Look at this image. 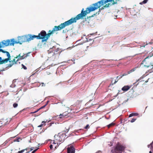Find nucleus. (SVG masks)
<instances>
[{
	"label": "nucleus",
	"instance_id": "1",
	"mask_svg": "<svg viewBox=\"0 0 153 153\" xmlns=\"http://www.w3.org/2000/svg\"><path fill=\"white\" fill-rule=\"evenodd\" d=\"M86 15V11H84V9L83 8L81 10V13L77 15L76 17L72 18L58 26H55L52 30H49L48 34L46 33L45 30H42L38 35V39H42V42L46 41L51 35L54 33L55 32L61 30L66 26L70 25L76 22L77 20L82 19Z\"/></svg>",
	"mask_w": 153,
	"mask_h": 153
},
{
	"label": "nucleus",
	"instance_id": "2",
	"mask_svg": "<svg viewBox=\"0 0 153 153\" xmlns=\"http://www.w3.org/2000/svg\"><path fill=\"white\" fill-rule=\"evenodd\" d=\"M15 42L13 40H3L1 42H0V52L5 53L7 56V58L4 59H2L1 62H2V64L7 63L9 60H10V56L9 53L8 52L5 51L1 48L9 45H13L15 44Z\"/></svg>",
	"mask_w": 153,
	"mask_h": 153
},
{
	"label": "nucleus",
	"instance_id": "3",
	"mask_svg": "<svg viewBox=\"0 0 153 153\" xmlns=\"http://www.w3.org/2000/svg\"><path fill=\"white\" fill-rule=\"evenodd\" d=\"M125 149V147L120 143L117 144L115 147L112 149L111 152L112 153H121Z\"/></svg>",
	"mask_w": 153,
	"mask_h": 153
},
{
	"label": "nucleus",
	"instance_id": "4",
	"mask_svg": "<svg viewBox=\"0 0 153 153\" xmlns=\"http://www.w3.org/2000/svg\"><path fill=\"white\" fill-rule=\"evenodd\" d=\"M153 56V54H150V55L147 56L144 59L143 61L142 64L144 65V66L148 68L149 66V64L152 66H153V62H150L149 59Z\"/></svg>",
	"mask_w": 153,
	"mask_h": 153
},
{
	"label": "nucleus",
	"instance_id": "5",
	"mask_svg": "<svg viewBox=\"0 0 153 153\" xmlns=\"http://www.w3.org/2000/svg\"><path fill=\"white\" fill-rule=\"evenodd\" d=\"M18 43L20 44H22V43L25 42H28V39L27 35H24L19 37L18 38Z\"/></svg>",
	"mask_w": 153,
	"mask_h": 153
},
{
	"label": "nucleus",
	"instance_id": "6",
	"mask_svg": "<svg viewBox=\"0 0 153 153\" xmlns=\"http://www.w3.org/2000/svg\"><path fill=\"white\" fill-rule=\"evenodd\" d=\"M65 135V134H59L58 135H55L54 138L55 139V141H58L59 142L63 141L64 140V136Z\"/></svg>",
	"mask_w": 153,
	"mask_h": 153
},
{
	"label": "nucleus",
	"instance_id": "7",
	"mask_svg": "<svg viewBox=\"0 0 153 153\" xmlns=\"http://www.w3.org/2000/svg\"><path fill=\"white\" fill-rule=\"evenodd\" d=\"M29 53H28L26 54H24L23 53V55L21 54V53H20L16 57H15L14 58L16 59L18 58L17 61H18L20 60L26 58L28 54Z\"/></svg>",
	"mask_w": 153,
	"mask_h": 153
},
{
	"label": "nucleus",
	"instance_id": "8",
	"mask_svg": "<svg viewBox=\"0 0 153 153\" xmlns=\"http://www.w3.org/2000/svg\"><path fill=\"white\" fill-rule=\"evenodd\" d=\"M0 120L1 122V124H2L3 126L9 124L11 121V119L9 118L6 119H3Z\"/></svg>",
	"mask_w": 153,
	"mask_h": 153
},
{
	"label": "nucleus",
	"instance_id": "9",
	"mask_svg": "<svg viewBox=\"0 0 153 153\" xmlns=\"http://www.w3.org/2000/svg\"><path fill=\"white\" fill-rule=\"evenodd\" d=\"M17 61H16L15 59L11 60H9V64L7 65V66L6 68H9L11 67L12 65L14 64H16Z\"/></svg>",
	"mask_w": 153,
	"mask_h": 153
},
{
	"label": "nucleus",
	"instance_id": "10",
	"mask_svg": "<svg viewBox=\"0 0 153 153\" xmlns=\"http://www.w3.org/2000/svg\"><path fill=\"white\" fill-rule=\"evenodd\" d=\"M27 35L28 42L34 39L35 38H36L37 39H38V36H36L34 35H32L31 34H28Z\"/></svg>",
	"mask_w": 153,
	"mask_h": 153
},
{
	"label": "nucleus",
	"instance_id": "11",
	"mask_svg": "<svg viewBox=\"0 0 153 153\" xmlns=\"http://www.w3.org/2000/svg\"><path fill=\"white\" fill-rule=\"evenodd\" d=\"M75 149L73 145L67 148V153H75Z\"/></svg>",
	"mask_w": 153,
	"mask_h": 153
},
{
	"label": "nucleus",
	"instance_id": "12",
	"mask_svg": "<svg viewBox=\"0 0 153 153\" xmlns=\"http://www.w3.org/2000/svg\"><path fill=\"white\" fill-rule=\"evenodd\" d=\"M69 113L67 112H65L64 113H63L62 114H60L59 115L60 116V118H62L63 117H68V116H67V115Z\"/></svg>",
	"mask_w": 153,
	"mask_h": 153
},
{
	"label": "nucleus",
	"instance_id": "13",
	"mask_svg": "<svg viewBox=\"0 0 153 153\" xmlns=\"http://www.w3.org/2000/svg\"><path fill=\"white\" fill-rule=\"evenodd\" d=\"M130 86H129L128 85L125 86L122 88V90L123 91H126L130 89Z\"/></svg>",
	"mask_w": 153,
	"mask_h": 153
},
{
	"label": "nucleus",
	"instance_id": "14",
	"mask_svg": "<svg viewBox=\"0 0 153 153\" xmlns=\"http://www.w3.org/2000/svg\"><path fill=\"white\" fill-rule=\"evenodd\" d=\"M55 48V47H53L52 48H50V49L48 51V53H53V50H54V49Z\"/></svg>",
	"mask_w": 153,
	"mask_h": 153
},
{
	"label": "nucleus",
	"instance_id": "15",
	"mask_svg": "<svg viewBox=\"0 0 153 153\" xmlns=\"http://www.w3.org/2000/svg\"><path fill=\"white\" fill-rule=\"evenodd\" d=\"M138 68V67H136L134 68H133L132 69H131L129 71H128V74H130L133 72L136 69Z\"/></svg>",
	"mask_w": 153,
	"mask_h": 153
},
{
	"label": "nucleus",
	"instance_id": "16",
	"mask_svg": "<svg viewBox=\"0 0 153 153\" xmlns=\"http://www.w3.org/2000/svg\"><path fill=\"white\" fill-rule=\"evenodd\" d=\"M59 48H57L56 49V48L55 49H54V50H53V54H52V56H53L55 54H56L57 53V52L59 50Z\"/></svg>",
	"mask_w": 153,
	"mask_h": 153
},
{
	"label": "nucleus",
	"instance_id": "17",
	"mask_svg": "<svg viewBox=\"0 0 153 153\" xmlns=\"http://www.w3.org/2000/svg\"><path fill=\"white\" fill-rule=\"evenodd\" d=\"M139 115L138 113H132L129 116V117H131L134 116H137Z\"/></svg>",
	"mask_w": 153,
	"mask_h": 153
},
{
	"label": "nucleus",
	"instance_id": "18",
	"mask_svg": "<svg viewBox=\"0 0 153 153\" xmlns=\"http://www.w3.org/2000/svg\"><path fill=\"white\" fill-rule=\"evenodd\" d=\"M148 1V0H144L142 2H140V4L141 5H142L143 4H145Z\"/></svg>",
	"mask_w": 153,
	"mask_h": 153
},
{
	"label": "nucleus",
	"instance_id": "19",
	"mask_svg": "<svg viewBox=\"0 0 153 153\" xmlns=\"http://www.w3.org/2000/svg\"><path fill=\"white\" fill-rule=\"evenodd\" d=\"M114 123H111L108 125L107 126V127L108 128H109L110 127H111V126H114Z\"/></svg>",
	"mask_w": 153,
	"mask_h": 153
},
{
	"label": "nucleus",
	"instance_id": "20",
	"mask_svg": "<svg viewBox=\"0 0 153 153\" xmlns=\"http://www.w3.org/2000/svg\"><path fill=\"white\" fill-rule=\"evenodd\" d=\"M128 74H128V71L127 72V73H124L122 75V76H120V78H121L123 76L127 75Z\"/></svg>",
	"mask_w": 153,
	"mask_h": 153
},
{
	"label": "nucleus",
	"instance_id": "21",
	"mask_svg": "<svg viewBox=\"0 0 153 153\" xmlns=\"http://www.w3.org/2000/svg\"><path fill=\"white\" fill-rule=\"evenodd\" d=\"M18 106L17 103H15L13 105V106L14 108H16Z\"/></svg>",
	"mask_w": 153,
	"mask_h": 153
},
{
	"label": "nucleus",
	"instance_id": "22",
	"mask_svg": "<svg viewBox=\"0 0 153 153\" xmlns=\"http://www.w3.org/2000/svg\"><path fill=\"white\" fill-rule=\"evenodd\" d=\"M27 149H23V150H22L21 151H19L18 152V153H22L25 150H27Z\"/></svg>",
	"mask_w": 153,
	"mask_h": 153
},
{
	"label": "nucleus",
	"instance_id": "23",
	"mask_svg": "<svg viewBox=\"0 0 153 153\" xmlns=\"http://www.w3.org/2000/svg\"><path fill=\"white\" fill-rule=\"evenodd\" d=\"M151 147L150 149L151 150H153L152 151L153 152V141L152 143L150 144Z\"/></svg>",
	"mask_w": 153,
	"mask_h": 153
},
{
	"label": "nucleus",
	"instance_id": "24",
	"mask_svg": "<svg viewBox=\"0 0 153 153\" xmlns=\"http://www.w3.org/2000/svg\"><path fill=\"white\" fill-rule=\"evenodd\" d=\"M53 146L55 147V148L56 149L57 147H58L59 146L58 143H57V144H56L55 145L53 144Z\"/></svg>",
	"mask_w": 153,
	"mask_h": 153
},
{
	"label": "nucleus",
	"instance_id": "25",
	"mask_svg": "<svg viewBox=\"0 0 153 153\" xmlns=\"http://www.w3.org/2000/svg\"><path fill=\"white\" fill-rule=\"evenodd\" d=\"M22 68H23L25 70H26L27 69V67L25 66L24 65L22 64Z\"/></svg>",
	"mask_w": 153,
	"mask_h": 153
},
{
	"label": "nucleus",
	"instance_id": "26",
	"mask_svg": "<svg viewBox=\"0 0 153 153\" xmlns=\"http://www.w3.org/2000/svg\"><path fill=\"white\" fill-rule=\"evenodd\" d=\"M136 120V119L133 118L131 120L130 122L131 123H133V122H134Z\"/></svg>",
	"mask_w": 153,
	"mask_h": 153
},
{
	"label": "nucleus",
	"instance_id": "27",
	"mask_svg": "<svg viewBox=\"0 0 153 153\" xmlns=\"http://www.w3.org/2000/svg\"><path fill=\"white\" fill-rule=\"evenodd\" d=\"M89 126L88 124L87 125L85 126V127L84 128L85 129H87L88 128H89Z\"/></svg>",
	"mask_w": 153,
	"mask_h": 153
},
{
	"label": "nucleus",
	"instance_id": "28",
	"mask_svg": "<svg viewBox=\"0 0 153 153\" xmlns=\"http://www.w3.org/2000/svg\"><path fill=\"white\" fill-rule=\"evenodd\" d=\"M46 123V122L43 121L42 122L41 124H43V126H45L46 125L45 123Z\"/></svg>",
	"mask_w": 153,
	"mask_h": 153
},
{
	"label": "nucleus",
	"instance_id": "29",
	"mask_svg": "<svg viewBox=\"0 0 153 153\" xmlns=\"http://www.w3.org/2000/svg\"><path fill=\"white\" fill-rule=\"evenodd\" d=\"M55 141V140H54L53 141V143H52V144H57V143H57V142H56V141Z\"/></svg>",
	"mask_w": 153,
	"mask_h": 153
},
{
	"label": "nucleus",
	"instance_id": "30",
	"mask_svg": "<svg viewBox=\"0 0 153 153\" xmlns=\"http://www.w3.org/2000/svg\"><path fill=\"white\" fill-rule=\"evenodd\" d=\"M2 61V59L1 57H0V65L2 64V62H1Z\"/></svg>",
	"mask_w": 153,
	"mask_h": 153
},
{
	"label": "nucleus",
	"instance_id": "31",
	"mask_svg": "<svg viewBox=\"0 0 153 153\" xmlns=\"http://www.w3.org/2000/svg\"><path fill=\"white\" fill-rule=\"evenodd\" d=\"M39 148H38L37 149L34 150L32 152V153H34Z\"/></svg>",
	"mask_w": 153,
	"mask_h": 153
},
{
	"label": "nucleus",
	"instance_id": "32",
	"mask_svg": "<svg viewBox=\"0 0 153 153\" xmlns=\"http://www.w3.org/2000/svg\"><path fill=\"white\" fill-rule=\"evenodd\" d=\"M109 4H106L105 6H104V7H108L109 6Z\"/></svg>",
	"mask_w": 153,
	"mask_h": 153
},
{
	"label": "nucleus",
	"instance_id": "33",
	"mask_svg": "<svg viewBox=\"0 0 153 153\" xmlns=\"http://www.w3.org/2000/svg\"><path fill=\"white\" fill-rule=\"evenodd\" d=\"M53 145H52V144H51L50 146V149H52V148H53Z\"/></svg>",
	"mask_w": 153,
	"mask_h": 153
},
{
	"label": "nucleus",
	"instance_id": "34",
	"mask_svg": "<svg viewBox=\"0 0 153 153\" xmlns=\"http://www.w3.org/2000/svg\"><path fill=\"white\" fill-rule=\"evenodd\" d=\"M40 109H38L37 110H36V111L33 112H32V113H36L37 112H38L39 110Z\"/></svg>",
	"mask_w": 153,
	"mask_h": 153
},
{
	"label": "nucleus",
	"instance_id": "35",
	"mask_svg": "<svg viewBox=\"0 0 153 153\" xmlns=\"http://www.w3.org/2000/svg\"><path fill=\"white\" fill-rule=\"evenodd\" d=\"M86 39H87V41H90L91 40H92V39H87V38Z\"/></svg>",
	"mask_w": 153,
	"mask_h": 153
},
{
	"label": "nucleus",
	"instance_id": "36",
	"mask_svg": "<svg viewBox=\"0 0 153 153\" xmlns=\"http://www.w3.org/2000/svg\"><path fill=\"white\" fill-rule=\"evenodd\" d=\"M43 126V124H41L40 125L38 126V127H41Z\"/></svg>",
	"mask_w": 153,
	"mask_h": 153
},
{
	"label": "nucleus",
	"instance_id": "37",
	"mask_svg": "<svg viewBox=\"0 0 153 153\" xmlns=\"http://www.w3.org/2000/svg\"><path fill=\"white\" fill-rule=\"evenodd\" d=\"M103 9H104V7H102L101 8H100V9H99V11H100V10H103Z\"/></svg>",
	"mask_w": 153,
	"mask_h": 153
},
{
	"label": "nucleus",
	"instance_id": "38",
	"mask_svg": "<svg viewBox=\"0 0 153 153\" xmlns=\"http://www.w3.org/2000/svg\"><path fill=\"white\" fill-rule=\"evenodd\" d=\"M46 105H44V106H42V107H41L40 108H39V109H41V108H44V107H45L46 106Z\"/></svg>",
	"mask_w": 153,
	"mask_h": 153
},
{
	"label": "nucleus",
	"instance_id": "39",
	"mask_svg": "<svg viewBox=\"0 0 153 153\" xmlns=\"http://www.w3.org/2000/svg\"><path fill=\"white\" fill-rule=\"evenodd\" d=\"M1 121L0 120V127L3 126L2 124H1Z\"/></svg>",
	"mask_w": 153,
	"mask_h": 153
},
{
	"label": "nucleus",
	"instance_id": "40",
	"mask_svg": "<svg viewBox=\"0 0 153 153\" xmlns=\"http://www.w3.org/2000/svg\"><path fill=\"white\" fill-rule=\"evenodd\" d=\"M118 80H115V82H114V83L113 84H115L117 82Z\"/></svg>",
	"mask_w": 153,
	"mask_h": 153
},
{
	"label": "nucleus",
	"instance_id": "41",
	"mask_svg": "<svg viewBox=\"0 0 153 153\" xmlns=\"http://www.w3.org/2000/svg\"><path fill=\"white\" fill-rule=\"evenodd\" d=\"M149 153H153V152L152 151H152H150L149 152Z\"/></svg>",
	"mask_w": 153,
	"mask_h": 153
},
{
	"label": "nucleus",
	"instance_id": "42",
	"mask_svg": "<svg viewBox=\"0 0 153 153\" xmlns=\"http://www.w3.org/2000/svg\"><path fill=\"white\" fill-rule=\"evenodd\" d=\"M120 76H117V79L119 78V79H120Z\"/></svg>",
	"mask_w": 153,
	"mask_h": 153
},
{
	"label": "nucleus",
	"instance_id": "43",
	"mask_svg": "<svg viewBox=\"0 0 153 153\" xmlns=\"http://www.w3.org/2000/svg\"><path fill=\"white\" fill-rule=\"evenodd\" d=\"M119 94V92H118L117 94L116 95L115 97H117Z\"/></svg>",
	"mask_w": 153,
	"mask_h": 153
},
{
	"label": "nucleus",
	"instance_id": "44",
	"mask_svg": "<svg viewBox=\"0 0 153 153\" xmlns=\"http://www.w3.org/2000/svg\"><path fill=\"white\" fill-rule=\"evenodd\" d=\"M7 142L5 141V142L4 143V144H6Z\"/></svg>",
	"mask_w": 153,
	"mask_h": 153
},
{
	"label": "nucleus",
	"instance_id": "45",
	"mask_svg": "<svg viewBox=\"0 0 153 153\" xmlns=\"http://www.w3.org/2000/svg\"><path fill=\"white\" fill-rule=\"evenodd\" d=\"M147 146H148V148H149L150 146V145H148Z\"/></svg>",
	"mask_w": 153,
	"mask_h": 153
},
{
	"label": "nucleus",
	"instance_id": "46",
	"mask_svg": "<svg viewBox=\"0 0 153 153\" xmlns=\"http://www.w3.org/2000/svg\"><path fill=\"white\" fill-rule=\"evenodd\" d=\"M33 148H31L30 149H31V150H32L33 149Z\"/></svg>",
	"mask_w": 153,
	"mask_h": 153
},
{
	"label": "nucleus",
	"instance_id": "47",
	"mask_svg": "<svg viewBox=\"0 0 153 153\" xmlns=\"http://www.w3.org/2000/svg\"><path fill=\"white\" fill-rule=\"evenodd\" d=\"M20 99V98H19V99H18V101H19Z\"/></svg>",
	"mask_w": 153,
	"mask_h": 153
},
{
	"label": "nucleus",
	"instance_id": "48",
	"mask_svg": "<svg viewBox=\"0 0 153 153\" xmlns=\"http://www.w3.org/2000/svg\"><path fill=\"white\" fill-rule=\"evenodd\" d=\"M139 80V79H138V80H137V81L136 82H138Z\"/></svg>",
	"mask_w": 153,
	"mask_h": 153
},
{
	"label": "nucleus",
	"instance_id": "49",
	"mask_svg": "<svg viewBox=\"0 0 153 153\" xmlns=\"http://www.w3.org/2000/svg\"><path fill=\"white\" fill-rule=\"evenodd\" d=\"M136 82L134 83V84H135V85H136L135 84H136Z\"/></svg>",
	"mask_w": 153,
	"mask_h": 153
},
{
	"label": "nucleus",
	"instance_id": "50",
	"mask_svg": "<svg viewBox=\"0 0 153 153\" xmlns=\"http://www.w3.org/2000/svg\"><path fill=\"white\" fill-rule=\"evenodd\" d=\"M42 84H44V83H42Z\"/></svg>",
	"mask_w": 153,
	"mask_h": 153
},
{
	"label": "nucleus",
	"instance_id": "51",
	"mask_svg": "<svg viewBox=\"0 0 153 153\" xmlns=\"http://www.w3.org/2000/svg\"><path fill=\"white\" fill-rule=\"evenodd\" d=\"M92 16V17H93V16H93H93Z\"/></svg>",
	"mask_w": 153,
	"mask_h": 153
},
{
	"label": "nucleus",
	"instance_id": "52",
	"mask_svg": "<svg viewBox=\"0 0 153 153\" xmlns=\"http://www.w3.org/2000/svg\"><path fill=\"white\" fill-rule=\"evenodd\" d=\"M26 153H29V152H26Z\"/></svg>",
	"mask_w": 153,
	"mask_h": 153
}]
</instances>
